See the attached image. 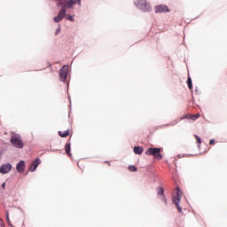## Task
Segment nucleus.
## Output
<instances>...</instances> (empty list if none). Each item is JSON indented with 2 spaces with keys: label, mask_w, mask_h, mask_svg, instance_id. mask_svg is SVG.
<instances>
[{
  "label": "nucleus",
  "mask_w": 227,
  "mask_h": 227,
  "mask_svg": "<svg viewBox=\"0 0 227 227\" xmlns=\"http://www.w3.org/2000/svg\"><path fill=\"white\" fill-rule=\"evenodd\" d=\"M57 4L62 6V8L53 20L54 22H61L67 15V8H73L74 4H81V0H58Z\"/></svg>",
  "instance_id": "nucleus-1"
},
{
  "label": "nucleus",
  "mask_w": 227,
  "mask_h": 227,
  "mask_svg": "<svg viewBox=\"0 0 227 227\" xmlns=\"http://www.w3.org/2000/svg\"><path fill=\"white\" fill-rule=\"evenodd\" d=\"M11 143L15 148H24V142L22 137L19 134H12L11 137Z\"/></svg>",
  "instance_id": "nucleus-2"
},
{
  "label": "nucleus",
  "mask_w": 227,
  "mask_h": 227,
  "mask_svg": "<svg viewBox=\"0 0 227 227\" xmlns=\"http://www.w3.org/2000/svg\"><path fill=\"white\" fill-rule=\"evenodd\" d=\"M145 155H153V159H157V160H160V159H162L160 148L150 147L145 151Z\"/></svg>",
  "instance_id": "nucleus-3"
},
{
  "label": "nucleus",
  "mask_w": 227,
  "mask_h": 227,
  "mask_svg": "<svg viewBox=\"0 0 227 227\" xmlns=\"http://www.w3.org/2000/svg\"><path fill=\"white\" fill-rule=\"evenodd\" d=\"M136 4L137 8L143 12H150V10H152V6L148 4V2H146V0H137Z\"/></svg>",
  "instance_id": "nucleus-4"
},
{
  "label": "nucleus",
  "mask_w": 227,
  "mask_h": 227,
  "mask_svg": "<svg viewBox=\"0 0 227 227\" xmlns=\"http://www.w3.org/2000/svg\"><path fill=\"white\" fill-rule=\"evenodd\" d=\"M176 198L173 200V203L176 207L178 212L182 214V207H180V198H182V191H180L179 187L176 189Z\"/></svg>",
  "instance_id": "nucleus-5"
},
{
  "label": "nucleus",
  "mask_w": 227,
  "mask_h": 227,
  "mask_svg": "<svg viewBox=\"0 0 227 227\" xmlns=\"http://www.w3.org/2000/svg\"><path fill=\"white\" fill-rule=\"evenodd\" d=\"M60 81L65 82L68 77V66H64L59 71Z\"/></svg>",
  "instance_id": "nucleus-6"
},
{
  "label": "nucleus",
  "mask_w": 227,
  "mask_h": 227,
  "mask_svg": "<svg viewBox=\"0 0 227 227\" xmlns=\"http://www.w3.org/2000/svg\"><path fill=\"white\" fill-rule=\"evenodd\" d=\"M155 13H168L169 12V8H168L164 4L156 5L154 7Z\"/></svg>",
  "instance_id": "nucleus-7"
},
{
  "label": "nucleus",
  "mask_w": 227,
  "mask_h": 227,
  "mask_svg": "<svg viewBox=\"0 0 227 227\" xmlns=\"http://www.w3.org/2000/svg\"><path fill=\"white\" fill-rule=\"evenodd\" d=\"M12 171V164L6 163L0 167V173L2 175H6V173H10Z\"/></svg>",
  "instance_id": "nucleus-8"
},
{
  "label": "nucleus",
  "mask_w": 227,
  "mask_h": 227,
  "mask_svg": "<svg viewBox=\"0 0 227 227\" xmlns=\"http://www.w3.org/2000/svg\"><path fill=\"white\" fill-rule=\"evenodd\" d=\"M16 169H17L18 173H24V171L26 170V162H24V160H20L17 164Z\"/></svg>",
  "instance_id": "nucleus-9"
},
{
  "label": "nucleus",
  "mask_w": 227,
  "mask_h": 227,
  "mask_svg": "<svg viewBox=\"0 0 227 227\" xmlns=\"http://www.w3.org/2000/svg\"><path fill=\"white\" fill-rule=\"evenodd\" d=\"M40 159H36L34 162H32L31 166L29 167V171L33 173V171H36V168H38V165L41 164Z\"/></svg>",
  "instance_id": "nucleus-10"
},
{
  "label": "nucleus",
  "mask_w": 227,
  "mask_h": 227,
  "mask_svg": "<svg viewBox=\"0 0 227 227\" xmlns=\"http://www.w3.org/2000/svg\"><path fill=\"white\" fill-rule=\"evenodd\" d=\"M157 194L159 198H161V200H164V189L162 187L157 188Z\"/></svg>",
  "instance_id": "nucleus-11"
},
{
  "label": "nucleus",
  "mask_w": 227,
  "mask_h": 227,
  "mask_svg": "<svg viewBox=\"0 0 227 227\" xmlns=\"http://www.w3.org/2000/svg\"><path fill=\"white\" fill-rule=\"evenodd\" d=\"M59 136L60 137H68V136H70V129H67V130L64 131L63 133L61 131H59Z\"/></svg>",
  "instance_id": "nucleus-12"
},
{
  "label": "nucleus",
  "mask_w": 227,
  "mask_h": 227,
  "mask_svg": "<svg viewBox=\"0 0 227 227\" xmlns=\"http://www.w3.org/2000/svg\"><path fill=\"white\" fill-rule=\"evenodd\" d=\"M134 153H136L137 155H141V153H143V147L135 146L134 147Z\"/></svg>",
  "instance_id": "nucleus-13"
},
{
  "label": "nucleus",
  "mask_w": 227,
  "mask_h": 227,
  "mask_svg": "<svg viewBox=\"0 0 227 227\" xmlns=\"http://www.w3.org/2000/svg\"><path fill=\"white\" fill-rule=\"evenodd\" d=\"M65 150H66L67 155H68L69 157H72V153H70V150H71V148H70V143H68V144H67V145H65Z\"/></svg>",
  "instance_id": "nucleus-14"
},
{
  "label": "nucleus",
  "mask_w": 227,
  "mask_h": 227,
  "mask_svg": "<svg viewBox=\"0 0 227 227\" xmlns=\"http://www.w3.org/2000/svg\"><path fill=\"white\" fill-rule=\"evenodd\" d=\"M187 118H189L190 120H192V121H196V120H198V118H200V114H194V115H187Z\"/></svg>",
  "instance_id": "nucleus-15"
},
{
  "label": "nucleus",
  "mask_w": 227,
  "mask_h": 227,
  "mask_svg": "<svg viewBox=\"0 0 227 227\" xmlns=\"http://www.w3.org/2000/svg\"><path fill=\"white\" fill-rule=\"evenodd\" d=\"M187 84H188L189 90H192V79H191V76L188 77Z\"/></svg>",
  "instance_id": "nucleus-16"
},
{
  "label": "nucleus",
  "mask_w": 227,
  "mask_h": 227,
  "mask_svg": "<svg viewBox=\"0 0 227 227\" xmlns=\"http://www.w3.org/2000/svg\"><path fill=\"white\" fill-rule=\"evenodd\" d=\"M129 171H131V172H136L137 171V168H136V166L134 165H130L129 168H128Z\"/></svg>",
  "instance_id": "nucleus-17"
},
{
  "label": "nucleus",
  "mask_w": 227,
  "mask_h": 227,
  "mask_svg": "<svg viewBox=\"0 0 227 227\" xmlns=\"http://www.w3.org/2000/svg\"><path fill=\"white\" fill-rule=\"evenodd\" d=\"M195 139L199 145H201V138L200 137V136L195 135Z\"/></svg>",
  "instance_id": "nucleus-18"
},
{
  "label": "nucleus",
  "mask_w": 227,
  "mask_h": 227,
  "mask_svg": "<svg viewBox=\"0 0 227 227\" xmlns=\"http://www.w3.org/2000/svg\"><path fill=\"white\" fill-rule=\"evenodd\" d=\"M67 20H70L71 22H74V16H69L67 18Z\"/></svg>",
  "instance_id": "nucleus-19"
},
{
  "label": "nucleus",
  "mask_w": 227,
  "mask_h": 227,
  "mask_svg": "<svg viewBox=\"0 0 227 227\" xmlns=\"http://www.w3.org/2000/svg\"><path fill=\"white\" fill-rule=\"evenodd\" d=\"M215 143V140H214V139H211L210 141H209V145H214Z\"/></svg>",
  "instance_id": "nucleus-20"
},
{
  "label": "nucleus",
  "mask_w": 227,
  "mask_h": 227,
  "mask_svg": "<svg viewBox=\"0 0 227 227\" xmlns=\"http://www.w3.org/2000/svg\"><path fill=\"white\" fill-rule=\"evenodd\" d=\"M2 187H3V189H4V188L6 187V183H4V184H2Z\"/></svg>",
  "instance_id": "nucleus-21"
},
{
  "label": "nucleus",
  "mask_w": 227,
  "mask_h": 227,
  "mask_svg": "<svg viewBox=\"0 0 227 227\" xmlns=\"http://www.w3.org/2000/svg\"><path fill=\"white\" fill-rule=\"evenodd\" d=\"M106 164H108V166H111V163H109V161H106Z\"/></svg>",
  "instance_id": "nucleus-22"
},
{
  "label": "nucleus",
  "mask_w": 227,
  "mask_h": 227,
  "mask_svg": "<svg viewBox=\"0 0 227 227\" xmlns=\"http://www.w3.org/2000/svg\"><path fill=\"white\" fill-rule=\"evenodd\" d=\"M7 221H10V218L7 216Z\"/></svg>",
  "instance_id": "nucleus-23"
},
{
  "label": "nucleus",
  "mask_w": 227,
  "mask_h": 227,
  "mask_svg": "<svg viewBox=\"0 0 227 227\" xmlns=\"http://www.w3.org/2000/svg\"><path fill=\"white\" fill-rule=\"evenodd\" d=\"M59 31H60V30H59V28L57 32L59 33Z\"/></svg>",
  "instance_id": "nucleus-24"
}]
</instances>
